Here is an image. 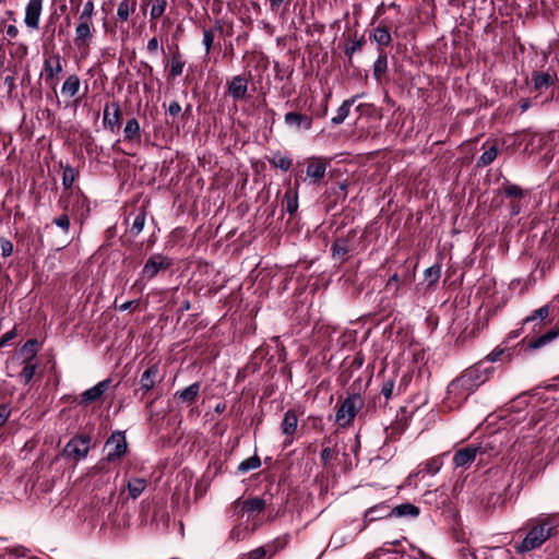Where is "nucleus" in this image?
Wrapping results in <instances>:
<instances>
[{"label":"nucleus","mask_w":559,"mask_h":559,"mask_svg":"<svg viewBox=\"0 0 559 559\" xmlns=\"http://www.w3.org/2000/svg\"><path fill=\"white\" fill-rule=\"evenodd\" d=\"M159 374V368L156 364L150 366L141 376L139 391L142 394L150 392L156 383V379Z\"/></svg>","instance_id":"16"},{"label":"nucleus","mask_w":559,"mask_h":559,"mask_svg":"<svg viewBox=\"0 0 559 559\" xmlns=\"http://www.w3.org/2000/svg\"><path fill=\"white\" fill-rule=\"evenodd\" d=\"M44 0H28L25 7L24 23L29 29H38Z\"/></svg>","instance_id":"9"},{"label":"nucleus","mask_w":559,"mask_h":559,"mask_svg":"<svg viewBox=\"0 0 559 559\" xmlns=\"http://www.w3.org/2000/svg\"><path fill=\"white\" fill-rule=\"evenodd\" d=\"M556 75L549 72L535 71L532 74V82L535 91L543 92L555 84Z\"/></svg>","instance_id":"17"},{"label":"nucleus","mask_w":559,"mask_h":559,"mask_svg":"<svg viewBox=\"0 0 559 559\" xmlns=\"http://www.w3.org/2000/svg\"><path fill=\"white\" fill-rule=\"evenodd\" d=\"M202 35H203L202 45L204 47L205 53H209L214 47V39H215L214 32L212 28L204 27L202 29Z\"/></svg>","instance_id":"42"},{"label":"nucleus","mask_w":559,"mask_h":559,"mask_svg":"<svg viewBox=\"0 0 559 559\" xmlns=\"http://www.w3.org/2000/svg\"><path fill=\"white\" fill-rule=\"evenodd\" d=\"M483 147L485 151L477 160L478 167H486L490 165L497 158L499 153V147L496 141L491 143L487 141L483 144Z\"/></svg>","instance_id":"18"},{"label":"nucleus","mask_w":559,"mask_h":559,"mask_svg":"<svg viewBox=\"0 0 559 559\" xmlns=\"http://www.w3.org/2000/svg\"><path fill=\"white\" fill-rule=\"evenodd\" d=\"M62 59L59 53H52L44 60V75L46 83L52 81L58 74L62 72Z\"/></svg>","instance_id":"12"},{"label":"nucleus","mask_w":559,"mask_h":559,"mask_svg":"<svg viewBox=\"0 0 559 559\" xmlns=\"http://www.w3.org/2000/svg\"><path fill=\"white\" fill-rule=\"evenodd\" d=\"M362 44H364V38H354V39H350V41L346 45L345 47V55L348 56L349 58H352V56L356 52V51H359L362 47Z\"/></svg>","instance_id":"49"},{"label":"nucleus","mask_w":559,"mask_h":559,"mask_svg":"<svg viewBox=\"0 0 559 559\" xmlns=\"http://www.w3.org/2000/svg\"><path fill=\"white\" fill-rule=\"evenodd\" d=\"M37 345L38 343L34 338L26 341V343L22 347V353L27 355L25 359L32 361L35 358L37 353Z\"/></svg>","instance_id":"45"},{"label":"nucleus","mask_w":559,"mask_h":559,"mask_svg":"<svg viewBox=\"0 0 559 559\" xmlns=\"http://www.w3.org/2000/svg\"><path fill=\"white\" fill-rule=\"evenodd\" d=\"M167 1L166 0H153V4L150 11V16L152 20L159 19L166 10Z\"/></svg>","instance_id":"41"},{"label":"nucleus","mask_w":559,"mask_h":559,"mask_svg":"<svg viewBox=\"0 0 559 559\" xmlns=\"http://www.w3.org/2000/svg\"><path fill=\"white\" fill-rule=\"evenodd\" d=\"M167 111L170 116L176 117L181 112V106L178 102L174 100L169 104Z\"/></svg>","instance_id":"60"},{"label":"nucleus","mask_w":559,"mask_h":559,"mask_svg":"<svg viewBox=\"0 0 559 559\" xmlns=\"http://www.w3.org/2000/svg\"><path fill=\"white\" fill-rule=\"evenodd\" d=\"M123 138L129 142H140L141 140V127L135 118H131L126 122L123 129Z\"/></svg>","instance_id":"27"},{"label":"nucleus","mask_w":559,"mask_h":559,"mask_svg":"<svg viewBox=\"0 0 559 559\" xmlns=\"http://www.w3.org/2000/svg\"><path fill=\"white\" fill-rule=\"evenodd\" d=\"M201 389L200 382H194L181 391H177L174 394V397L180 401L181 403L192 404L195 402L199 396Z\"/></svg>","instance_id":"20"},{"label":"nucleus","mask_w":559,"mask_h":559,"mask_svg":"<svg viewBox=\"0 0 559 559\" xmlns=\"http://www.w3.org/2000/svg\"><path fill=\"white\" fill-rule=\"evenodd\" d=\"M370 38L374 40L380 47H388L391 45L392 37L388 26L379 24L372 29Z\"/></svg>","instance_id":"25"},{"label":"nucleus","mask_w":559,"mask_h":559,"mask_svg":"<svg viewBox=\"0 0 559 559\" xmlns=\"http://www.w3.org/2000/svg\"><path fill=\"white\" fill-rule=\"evenodd\" d=\"M284 201L286 203V211L293 215L298 210V194L296 191L288 190L284 195Z\"/></svg>","instance_id":"38"},{"label":"nucleus","mask_w":559,"mask_h":559,"mask_svg":"<svg viewBox=\"0 0 559 559\" xmlns=\"http://www.w3.org/2000/svg\"><path fill=\"white\" fill-rule=\"evenodd\" d=\"M91 438L86 435L73 437L64 447L63 455L75 462L85 459L90 451Z\"/></svg>","instance_id":"5"},{"label":"nucleus","mask_w":559,"mask_h":559,"mask_svg":"<svg viewBox=\"0 0 559 559\" xmlns=\"http://www.w3.org/2000/svg\"><path fill=\"white\" fill-rule=\"evenodd\" d=\"M94 13H95L94 2L92 0H88L83 5V10H82V12L79 15V20H82V21H93Z\"/></svg>","instance_id":"47"},{"label":"nucleus","mask_w":559,"mask_h":559,"mask_svg":"<svg viewBox=\"0 0 559 559\" xmlns=\"http://www.w3.org/2000/svg\"><path fill=\"white\" fill-rule=\"evenodd\" d=\"M111 379L108 378L103 381H99L94 386L85 390L80 395L79 404L87 406L93 402L98 401L103 396V394L109 389Z\"/></svg>","instance_id":"10"},{"label":"nucleus","mask_w":559,"mask_h":559,"mask_svg":"<svg viewBox=\"0 0 559 559\" xmlns=\"http://www.w3.org/2000/svg\"><path fill=\"white\" fill-rule=\"evenodd\" d=\"M495 368L480 360L466 368L459 377L448 385V395L454 402L461 403L473 394L480 385L487 382L493 374Z\"/></svg>","instance_id":"1"},{"label":"nucleus","mask_w":559,"mask_h":559,"mask_svg":"<svg viewBox=\"0 0 559 559\" xmlns=\"http://www.w3.org/2000/svg\"><path fill=\"white\" fill-rule=\"evenodd\" d=\"M349 252V240L347 238H337L332 245V255L334 259L345 261Z\"/></svg>","instance_id":"32"},{"label":"nucleus","mask_w":559,"mask_h":559,"mask_svg":"<svg viewBox=\"0 0 559 559\" xmlns=\"http://www.w3.org/2000/svg\"><path fill=\"white\" fill-rule=\"evenodd\" d=\"M326 163L323 159H313L307 166V176L314 181L322 179L325 176Z\"/></svg>","instance_id":"28"},{"label":"nucleus","mask_w":559,"mask_h":559,"mask_svg":"<svg viewBox=\"0 0 559 559\" xmlns=\"http://www.w3.org/2000/svg\"><path fill=\"white\" fill-rule=\"evenodd\" d=\"M298 426V417L294 409H288L284 414L283 421L281 424L282 432L287 437H293Z\"/></svg>","instance_id":"21"},{"label":"nucleus","mask_w":559,"mask_h":559,"mask_svg":"<svg viewBox=\"0 0 559 559\" xmlns=\"http://www.w3.org/2000/svg\"><path fill=\"white\" fill-rule=\"evenodd\" d=\"M265 508V500L260 497L249 498L241 502V510L248 514L261 513Z\"/></svg>","instance_id":"30"},{"label":"nucleus","mask_w":559,"mask_h":559,"mask_svg":"<svg viewBox=\"0 0 559 559\" xmlns=\"http://www.w3.org/2000/svg\"><path fill=\"white\" fill-rule=\"evenodd\" d=\"M478 453L477 447H465L457 450L453 456V464L455 467L467 468L475 461Z\"/></svg>","instance_id":"15"},{"label":"nucleus","mask_w":559,"mask_h":559,"mask_svg":"<svg viewBox=\"0 0 559 559\" xmlns=\"http://www.w3.org/2000/svg\"><path fill=\"white\" fill-rule=\"evenodd\" d=\"M145 219H146V211L144 209H139V211L132 222V225L130 227V233L133 236H138L143 230L144 225H145Z\"/></svg>","instance_id":"36"},{"label":"nucleus","mask_w":559,"mask_h":559,"mask_svg":"<svg viewBox=\"0 0 559 559\" xmlns=\"http://www.w3.org/2000/svg\"><path fill=\"white\" fill-rule=\"evenodd\" d=\"M284 122L286 127L296 131H307L312 128V117L297 111L286 112L284 116Z\"/></svg>","instance_id":"11"},{"label":"nucleus","mask_w":559,"mask_h":559,"mask_svg":"<svg viewBox=\"0 0 559 559\" xmlns=\"http://www.w3.org/2000/svg\"><path fill=\"white\" fill-rule=\"evenodd\" d=\"M441 276V269L439 265H432L425 271V278L429 284H435Z\"/></svg>","instance_id":"48"},{"label":"nucleus","mask_w":559,"mask_h":559,"mask_svg":"<svg viewBox=\"0 0 559 559\" xmlns=\"http://www.w3.org/2000/svg\"><path fill=\"white\" fill-rule=\"evenodd\" d=\"M95 27L93 21H82L79 23L74 32V44L79 49H88L94 37Z\"/></svg>","instance_id":"7"},{"label":"nucleus","mask_w":559,"mask_h":559,"mask_svg":"<svg viewBox=\"0 0 559 559\" xmlns=\"http://www.w3.org/2000/svg\"><path fill=\"white\" fill-rule=\"evenodd\" d=\"M270 162L273 166L284 171H287L292 167V159L281 154H275Z\"/></svg>","instance_id":"43"},{"label":"nucleus","mask_w":559,"mask_h":559,"mask_svg":"<svg viewBox=\"0 0 559 559\" xmlns=\"http://www.w3.org/2000/svg\"><path fill=\"white\" fill-rule=\"evenodd\" d=\"M185 62L179 51H176L170 60L169 76L175 79L182 74Z\"/></svg>","instance_id":"35"},{"label":"nucleus","mask_w":559,"mask_h":559,"mask_svg":"<svg viewBox=\"0 0 559 559\" xmlns=\"http://www.w3.org/2000/svg\"><path fill=\"white\" fill-rule=\"evenodd\" d=\"M277 546L273 543L253 549L252 551L246 555L245 559H264L266 555H269V557L274 556L277 552Z\"/></svg>","instance_id":"31"},{"label":"nucleus","mask_w":559,"mask_h":559,"mask_svg":"<svg viewBox=\"0 0 559 559\" xmlns=\"http://www.w3.org/2000/svg\"><path fill=\"white\" fill-rule=\"evenodd\" d=\"M506 349L502 348V347H496L491 353H489L486 358L484 359L485 360V364L487 365L488 362H496L500 359V357L504 354Z\"/></svg>","instance_id":"53"},{"label":"nucleus","mask_w":559,"mask_h":559,"mask_svg":"<svg viewBox=\"0 0 559 559\" xmlns=\"http://www.w3.org/2000/svg\"><path fill=\"white\" fill-rule=\"evenodd\" d=\"M559 525L556 516L548 515L545 518L532 519L527 523L528 532L523 540L514 545L518 554L530 552L540 547L551 536L552 531Z\"/></svg>","instance_id":"2"},{"label":"nucleus","mask_w":559,"mask_h":559,"mask_svg":"<svg viewBox=\"0 0 559 559\" xmlns=\"http://www.w3.org/2000/svg\"><path fill=\"white\" fill-rule=\"evenodd\" d=\"M80 87V78L76 74H71L64 80L61 86V94L66 97L72 98L79 93Z\"/></svg>","instance_id":"26"},{"label":"nucleus","mask_w":559,"mask_h":559,"mask_svg":"<svg viewBox=\"0 0 559 559\" xmlns=\"http://www.w3.org/2000/svg\"><path fill=\"white\" fill-rule=\"evenodd\" d=\"M245 530L240 527H234L230 531L229 537L236 542L241 540L245 537Z\"/></svg>","instance_id":"59"},{"label":"nucleus","mask_w":559,"mask_h":559,"mask_svg":"<svg viewBox=\"0 0 559 559\" xmlns=\"http://www.w3.org/2000/svg\"><path fill=\"white\" fill-rule=\"evenodd\" d=\"M4 85L8 87L9 94H11L15 88V79L12 75H8L3 80Z\"/></svg>","instance_id":"62"},{"label":"nucleus","mask_w":559,"mask_h":559,"mask_svg":"<svg viewBox=\"0 0 559 559\" xmlns=\"http://www.w3.org/2000/svg\"><path fill=\"white\" fill-rule=\"evenodd\" d=\"M388 70V55L383 49H379V56L373 63V76L380 81Z\"/></svg>","instance_id":"33"},{"label":"nucleus","mask_w":559,"mask_h":559,"mask_svg":"<svg viewBox=\"0 0 559 559\" xmlns=\"http://www.w3.org/2000/svg\"><path fill=\"white\" fill-rule=\"evenodd\" d=\"M121 108L118 102H111L104 107L103 124L104 128L115 132L120 127Z\"/></svg>","instance_id":"8"},{"label":"nucleus","mask_w":559,"mask_h":559,"mask_svg":"<svg viewBox=\"0 0 559 559\" xmlns=\"http://www.w3.org/2000/svg\"><path fill=\"white\" fill-rule=\"evenodd\" d=\"M549 312H550V308L548 305H545L538 309H536L535 311H533V313L528 317H526L524 319V324L531 322V321H534L536 319H539V320H545L548 316H549Z\"/></svg>","instance_id":"44"},{"label":"nucleus","mask_w":559,"mask_h":559,"mask_svg":"<svg viewBox=\"0 0 559 559\" xmlns=\"http://www.w3.org/2000/svg\"><path fill=\"white\" fill-rule=\"evenodd\" d=\"M52 223L61 228L64 233H68L70 229V219L67 214H62L56 218H53Z\"/></svg>","instance_id":"50"},{"label":"nucleus","mask_w":559,"mask_h":559,"mask_svg":"<svg viewBox=\"0 0 559 559\" xmlns=\"http://www.w3.org/2000/svg\"><path fill=\"white\" fill-rule=\"evenodd\" d=\"M16 336V330L13 329L7 333H4L0 337V348L4 347L10 341H12Z\"/></svg>","instance_id":"57"},{"label":"nucleus","mask_w":559,"mask_h":559,"mask_svg":"<svg viewBox=\"0 0 559 559\" xmlns=\"http://www.w3.org/2000/svg\"><path fill=\"white\" fill-rule=\"evenodd\" d=\"M133 306H139V300H130V301H126L119 306H117V309L119 311H126V310H129L131 309Z\"/></svg>","instance_id":"63"},{"label":"nucleus","mask_w":559,"mask_h":559,"mask_svg":"<svg viewBox=\"0 0 559 559\" xmlns=\"http://www.w3.org/2000/svg\"><path fill=\"white\" fill-rule=\"evenodd\" d=\"M503 193L508 198L521 199L524 195L523 189L520 186L509 183V182L504 186Z\"/></svg>","instance_id":"46"},{"label":"nucleus","mask_w":559,"mask_h":559,"mask_svg":"<svg viewBox=\"0 0 559 559\" xmlns=\"http://www.w3.org/2000/svg\"><path fill=\"white\" fill-rule=\"evenodd\" d=\"M0 250L1 254L4 258L10 257L13 253V243L9 239L1 238L0 239Z\"/></svg>","instance_id":"51"},{"label":"nucleus","mask_w":559,"mask_h":559,"mask_svg":"<svg viewBox=\"0 0 559 559\" xmlns=\"http://www.w3.org/2000/svg\"><path fill=\"white\" fill-rule=\"evenodd\" d=\"M78 177V171L70 165L63 167L62 185L66 189H70Z\"/></svg>","instance_id":"39"},{"label":"nucleus","mask_w":559,"mask_h":559,"mask_svg":"<svg viewBox=\"0 0 559 559\" xmlns=\"http://www.w3.org/2000/svg\"><path fill=\"white\" fill-rule=\"evenodd\" d=\"M393 390H394V380L393 379L384 380L382 383V386H381V393L386 400L391 399V396L393 394Z\"/></svg>","instance_id":"52"},{"label":"nucleus","mask_w":559,"mask_h":559,"mask_svg":"<svg viewBox=\"0 0 559 559\" xmlns=\"http://www.w3.org/2000/svg\"><path fill=\"white\" fill-rule=\"evenodd\" d=\"M25 366L20 373V379L24 384H28L35 376L37 365L33 364L28 359L24 360Z\"/></svg>","instance_id":"37"},{"label":"nucleus","mask_w":559,"mask_h":559,"mask_svg":"<svg viewBox=\"0 0 559 559\" xmlns=\"http://www.w3.org/2000/svg\"><path fill=\"white\" fill-rule=\"evenodd\" d=\"M399 283H400V276L399 274L394 273L386 282L385 288L386 290H392L394 295L399 292Z\"/></svg>","instance_id":"54"},{"label":"nucleus","mask_w":559,"mask_h":559,"mask_svg":"<svg viewBox=\"0 0 559 559\" xmlns=\"http://www.w3.org/2000/svg\"><path fill=\"white\" fill-rule=\"evenodd\" d=\"M365 400L359 393H350L341 402L335 414V420L340 426H350L357 413L364 407Z\"/></svg>","instance_id":"3"},{"label":"nucleus","mask_w":559,"mask_h":559,"mask_svg":"<svg viewBox=\"0 0 559 559\" xmlns=\"http://www.w3.org/2000/svg\"><path fill=\"white\" fill-rule=\"evenodd\" d=\"M147 480L140 477H131L127 480L128 495L131 499H138L146 489Z\"/></svg>","instance_id":"22"},{"label":"nucleus","mask_w":559,"mask_h":559,"mask_svg":"<svg viewBox=\"0 0 559 559\" xmlns=\"http://www.w3.org/2000/svg\"><path fill=\"white\" fill-rule=\"evenodd\" d=\"M320 457L323 464H328L333 459V451L331 448H323Z\"/></svg>","instance_id":"58"},{"label":"nucleus","mask_w":559,"mask_h":559,"mask_svg":"<svg viewBox=\"0 0 559 559\" xmlns=\"http://www.w3.org/2000/svg\"><path fill=\"white\" fill-rule=\"evenodd\" d=\"M388 518H391L390 506H388L385 502L370 507L364 514V525L361 530L366 528L370 523L374 521Z\"/></svg>","instance_id":"14"},{"label":"nucleus","mask_w":559,"mask_h":559,"mask_svg":"<svg viewBox=\"0 0 559 559\" xmlns=\"http://www.w3.org/2000/svg\"><path fill=\"white\" fill-rule=\"evenodd\" d=\"M11 415V407L8 404H0V427H2Z\"/></svg>","instance_id":"56"},{"label":"nucleus","mask_w":559,"mask_h":559,"mask_svg":"<svg viewBox=\"0 0 559 559\" xmlns=\"http://www.w3.org/2000/svg\"><path fill=\"white\" fill-rule=\"evenodd\" d=\"M261 466V460L258 455H253L245 461H242L239 465H238V472L240 473H247L249 471H252V469H257Z\"/></svg>","instance_id":"40"},{"label":"nucleus","mask_w":559,"mask_h":559,"mask_svg":"<svg viewBox=\"0 0 559 559\" xmlns=\"http://www.w3.org/2000/svg\"><path fill=\"white\" fill-rule=\"evenodd\" d=\"M420 513V509L409 502L401 503L399 506H395L394 508L390 507V514L391 516L395 518H411L416 519Z\"/></svg>","instance_id":"19"},{"label":"nucleus","mask_w":559,"mask_h":559,"mask_svg":"<svg viewBox=\"0 0 559 559\" xmlns=\"http://www.w3.org/2000/svg\"><path fill=\"white\" fill-rule=\"evenodd\" d=\"M442 465V455L433 456L426 461L425 463L418 465L416 475H419L421 473L436 475L441 469Z\"/></svg>","instance_id":"29"},{"label":"nucleus","mask_w":559,"mask_h":559,"mask_svg":"<svg viewBox=\"0 0 559 559\" xmlns=\"http://www.w3.org/2000/svg\"><path fill=\"white\" fill-rule=\"evenodd\" d=\"M359 98V95H355L342 103V105L337 108L336 115L331 119L332 124L338 126L345 121L348 117L350 107L355 104V102Z\"/></svg>","instance_id":"23"},{"label":"nucleus","mask_w":559,"mask_h":559,"mask_svg":"<svg viewBox=\"0 0 559 559\" xmlns=\"http://www.w3.org/2000/svg\"><path fill=\"white\" fill-rule=\"evenodd\" d=\"M106 456L94 468L102 469L104 462H112L124 456L128 450V443L124 432L116 431L107 439L105 443Z\"/></svg>","instance_id":"4"},{"label":"nucleus","mask_w":559,"mask_h":559,"mask_svg":"<svg viewBox=\"0 0 559 559\" xmlns=\"http://www.w3.org/2000/svg\"><path fill=\"white\" fill-rule=\"evenodd\" d=\"M158 48H159V45H158V40L156 37H153L147 41L146 49L148 52L156 53L158 51Z\"/></svg>","instance_id":"61"},{"label":"nucleus","mask_w":559,"mask_h":559,"mask_svg":"<svg viewBox=\"0 0 559 559\" xmlns=\"http://www.w3.org/2000/svg\"><path fill=\"white\" fill-rule=\"evenodd\" d=\"M270 11L274 14H278L282 11V8L287 2L286 0H267Z\"/></svg>","instance_id":"55"},{"label":"nucleus","mask_w":559,"mask_h":559,"mask_svg":"<svg viewBox=\"0 0 559 559\" xmlns=\"http://www.w3.org/2000/svg\"><path fill=\"white\" fill-rule=\"evenodd\" d=\"M138 0H121L118 4L117 16L120 21L129 20L130 14L135 11Z\"/></svg>","instance_id":"34"},{"label":"nucleus","mask_w":559,"mask_h":559,"mask_svg":"<svg viewBox=\"0 0 559 559\" xmlns=\"http://www.w3.org/2000/svg\"><path fill=\"white\" fill-rule=\"evenodd\" d=\"M558 336H559V328L549 330L545 334H543L534 340H531L527 343V347L530 349H539V348L548 345L549 343H551Z\"/></svg>","instance_id":"24"},{"label":"nucleus","mask_w":559,"mask_h":559,"mask_svg":"<svg viewBox=\"0 0 559 559\" xmlns=\"http://www.w3.org/2000/svg\"><path fill=\"white\" fill-rule=\"evenodd\" d=\"M546 140H547V135L546 134H543V133H535L532 139H531V142L532 144L535 143V141L538 142V146H542L546 143Z\"/></svg>","instance_id":"64"},{"label":"nucleus","mask_w":559,"mask_h":559,"mask_svg":"<svg viewBox=\"0 0 559 559\" xmlns=\"http://www.w3.org/2000/svg\"><path fill=\"white\" fill-rule=\"evenodd\" d=\"M249 81L245 75H235L228 82V94L236 100L245 99L248 92Z\"/></svg>","instance_id":"13"},{"label":"nucleus","mask_w":559,"mask_h":559,"mask_svg":"<svg viewBox=\"0 0 559 559\" xmlns=\"http://www.w3.org/2000/svg\"><path fill=\"white\" fill-rule=\"evenodd\" d=\"M171 265L173 261L170 258L160 253H154L146 260L141 272L142 277L152 280L160 271L168 270Z\"/></svg>","instance_id":"6"}]
</instances>
